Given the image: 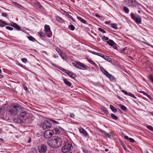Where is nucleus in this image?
<instances>
[{
    "instance_id": "25",
    "label": "nucleus",
    "mask_w": 153,
    "mask_h": 153,
    "mask_svg": "<svg viewBox=\"0 0 153 153\" xmlns=\"http://www.w3.org/2000/svg\"><path fill=\"white\" fill-rule=\"evenodd\" d=\"M8 24L5 22H3L0 20V26L1 27H4L5 25H7Z\"/></svg>"
},
{
    "instance_id": "49",
    "label": "nucleus",
    "mask_w": 153,
    "mask_h": 153,
    "mask_svg": "<svg viewBox=\"0 0 153 153\" xmlns=\"http://www.w3.org/2000/svg\"><path fill=\"white\" fill-rule=\"evenodd\" d=\"M22 60L23 62L25 63H26L27 61V59L26 58H22Z\"/></svg>"
},
{
    "instance_id": "15",
    "label": "nucleus",
    "mask_w": 153,
    "mask_h": 153,
    "mask_svg": "<svg viewBox=\"0 0 153 153\" xmlns=\"http://www.w3.org/2000/svg\"><path fill=\"white\" fill-rule=\"evenodd\" d=\"M79 131L80 133L83 134L87 136L88 135L87 132L82 128H79Z\"/></svg>"
},
{
    "instance_id": "5",
    "label": "nucleus",
    "mask_w": 153,
    "mask_h": 153,
    "mask_svg": "<svg viewBox=\"0 0 153 153\" xmlns=\"http://www.w3.org/2000/svg\"><path fill=\"white\" fill-rule=\"evenodd\" d=\"M54 134V131L51 130H48L45 131L44 135L47 138H51Z\"/></svg>"
},
{
    "instance_id": "47",
    "label": "nucleus",
    "mask_w": 153,
    "mask_h": 153,
    "mask_svg": "<svg viewBox=\"0 0 153 153\" xmlns=\"http://www.w3.org/2000/svg\"><path fill=\"white\" fill-rule=\"evenodd\" d=\"M91 53L93 54H94V55H98L99 56V55H100V53H97V52H96L94 51H91Z\"/></svg>"
},
{
    "instance_id": "36",
    "label": "nucleus",
    "mask_w": 153,
    "mask_h": 153,
    "mask_svg": "<svg viewBox=\"0 0 153 153\" xmlns=\"http://www.w3.org/2000/svg\"><path fill=\"white\" fill-rule=\"evenodd\" d=\"M123 10L126 13H128L129 12V10H128V8L126 7H123Z\"/></svg>"
},
{
    "instance_id": "24",
    "label": "nucleus",
    "mask_w": 153,
    "mask_h": 153,
    "mask_svg": "<svg viewBox=\"0 0 153 153\" xmlns=\"http://www.w3.org/2000/svg\"><path fill=\"white\" fill-rule=\"evenodd\" d=\"M100 69L103 74L105 75H106L108 73V71H106L103 67H100Z\"/></svg>"
},
{
    "instance_id": "3",
    "label": "nucleus",
    "mask_w": 153,
    "mask_h": 153,
    "mask_svg": "<svg viewBox=\"0 0 153 153\" xmlns=\"http://www.w3.org/2000/svg\"><path fill=\"white\" fill-rule=\"evenodd\" d=\"M63 145L62 148V153H72L71 151L73 149V146L71 142L68 141L66 142Z\"/></svg>"
},
{
    "instance_id": "10",
    "label": "nucleus",
    "mask_w": 153,
    "mask_h": 153,
    "mask_svg": "<svg viewBox=\"0 0 153 153\" xmlns=\"http://www.w3.org/2000/svg\"><path fill=\"white\" fill-rule=\"evenodd\" d=\"M99 56L102 57L104 59L108 62H111V59L108 56L103 55L101 53H100V55H99Z\"/></svg>"
},
{
    "instance_id": "16",
    "label": "nucleus",
    "mask_w": 153,
    "mask_h": 153,
    "mask_svg": "<svg viewBox=\"0 0 153 153\" xmlns=\"http://www.w3.org/2000/svg\"><path fill=\"white\" fill-rule=\"evenodd\" d=\"M105 76L107 77H108L111 81H113L114 79V76L110 74H109L108 72V73Z\"/></svg>"
},
{
    "instance_id": "48",
    "label": "nucleus",
    "mask_w": 153,
    "mask_h": 153,
    "mask_svg": "<svg viewBox=\"0 0 153 153\" xmlns=\"http://www.w3.org/2000/svg\"><path fill=\"white\" fill-rule=\"evenodd\" d=\"M121 145H122V146H123V148L125 150H126V146L125 144L124 143H121Z\"/></svg>"
},
{
    "instance_id": "59",
    "label": "nucleus",
    "mask_w": 153,
    "mask_h": 153,
    "mask_svg": "<svg viewBox=\"0 0 153 153\" xmlns=\"http://www.w3.org/2000/svg\"><path fill=\"white\" fill-rule=\"evenodd\" d=\"M100 131L102 133H103L104 134H105V133L106 132L105 131L103 130H100Z\"/></svg>"
},
{
    "instance_id": "64",
    "label": "nucleus",
    "mask_w": 153,
    "mask_h": 153,
    "mask_svg": "<svg viewBox=\"0 0 153 153\" xmlns=\"http://www.w3.org/2000/svg\"><path fill=\"white\" fill-rule=\"evenodd\" d=\"M17 4V5H18V7H19V8H21V7H22V5H20V4Z\"/></svg>"
},
{
    "instance_id": "30",
    "label": "nucleus",
    "mask_w": 153,
    "mask_h": 153,
    "mask_svg": "<svg viewBox=\"0 0 153 153\" xmlns=\"http://www.w3.org/2000/svg\"><path fill=\"white\" fill-rule=\"evenodd\" d=\"M53 131H54L56 134H58L60 133V131L57 128H55L53 129Z\"/></svg>"
},
{
    "instance_id": "31",
    "label": "nucleus",
    "mask_w": 153,
    "mask_h": 153,
    "mask_svg": "<svg viewBox=\"0 0 153 153\" xmlns=\"http://www.w3.org/2000/svg\"><path fill=\"white\" fill-rule=\"evenodd\" d=\"M102 110L105 114H108V111L106 108L102 107L101 108Z\"/></svg>"
},
{
    "instance_id": "14",
    "label": "nucleus",
    "mask_w": 153,
    "mask_h": 153,
    "mask_svg": "<svg viewBox=\"0 0 153 153\" xmlns=\"http://www.w3.org/2000/svg\"><path fill=\"white\" fill-rule=\"evenodd\" d=\"M14 121L18 123H21L24 122L23 120L19 118H16L15 119H14Z\"/></svg>"
},
{
    "instance_id": "55",
    "label": "nucleus",
    "mask_w": 153,
    "mask_h": 153,
    "mask_svg": "<svg viewBox=\"0 0 153 153\" xmlns=\"http://www.w3.org/2000/svg\"><path fill=\"white\" fill-rule=\"evenodd\" d=\"M50 121L52 122L53 123H56V124H59V123L57 122L56 121H55V120H50Z\"/></svg>"
},
{
    "instance_id": "43",
    "label": "nucleus",
    "mask_w": 153,
    "mask_h": 153,
    "mask_svg": "<svg viewBox=\"0 0 153 153\" xmlns=\"http://www.w3.org/2000/svg\"><path fill=\"white\" fill-rule=\"evenodd\" d=\"M102 39L105 40H108L109 39V38L108 37H105V36H103L102 37Z\"/></svg>"
},
{
    "instance_id": "18",
    "label": "nucleus",
    "mask_w": 153,
    "mask_h": 153,
    "mask_svg": "<svg viewBox=\"0 0 153 153\" xmlns=\"http://www.w3.org/2000/svg\"><path fill=\"white\" fill-rule=\"evenodd\" d=\"M107 44L109 45L113 46L114 44H115V43L112 40L110 39L107 42Z\"/></svg>"
},
{
    "instance_id": "57",
    "label": "nucleus",
    "mask_w": 153,
    "mask_h": 153,
    "mask_svg": "<svg viewBox=\"0 0 153 153\" xmlns=\"http://www.w3.org/2000/svg\"><path fill=\"white\" fill-rule=\"evenodd\" d=\"M112 47L115 49H117V46L115 44H114V45H113V46Z\"/></svg>"
},
{
    "instance_id": "29",
    "label": "nucleus",
    "mask_w": 153,
    "mask_h": 153,
    "mask_svg": "<svg viewBox=\"0 0 153 153\" xmlns=\"http://www.w3.org/2000/svg\"><path fill=\"white\" fill-rule=\"evenodd\" d=\"M4 108H0V116H1L4 113Z\"/></svg>"
},
{
    "instance_id": "4",
    "label": "nucleus",
    "mask_w": 153,
    "mask_h": 153,
    "mask_svg": "<svg viewBox=\"0 0 153 153\" xmlns=\"http://www.w3.org/2000/svg\"><path fill=\"white\" fill-rule=\"evenodd\" d=\"M73 65L76 68L82 70H86L88 68L83 64L79 61H76L72 63Z\"/></svg>"
},
{
    "instance_id": "1",
    "label": "nucleus",
    "mask_w": 153,
    "mask_h": 153,
    "mask_svg": "<svg viewBox=\"0 0 153 153\" xmlns=\"http://www.w3.org/2000/svg\"><path fill=\"white\" fill-rule=\"evenodd\" d=\"M48 144L51 147L57 148L61 146L62 144V140L59 137L54 136L50 140L48 141Z\"/></svg>"
},
{
    "instance_id": "40",
    "label": "nucleus",
    "mask_w": 153,
    "mask_h": 153,
    "mask_svg": "<svg viewBox=\"0 0 153 153\" xmlns=\"http://www.w3.org/2000/svg\"><path fill=\"white\" fill-rule=\"evenodd\" d=\"M98 29L99 31L102 32L103 33H106L105 30H104L103 29H102L101 28H100V27L98 28Z\"/></svg>"
},
{
    "instance_id": "63",
    "label": "nucleus",
    "mask_w": 153,
    "mask_h": 153,
    "mask_svg": "<svg viewBox=\"0 0 153 153\" xmlns=\"http://www.w3.org/2000/svg\"><path fill=\"white\" fill-rule=\"evenodd\" d=\"M127 49V48L125 47L122 50V51H124Z\"/></svg>"
},
{
    "instance_id": "32",
    "label": "nucleus",
    "mask_w": 153,
    "mask_h": 153,
    "mask_svg": "<svg viewBox=\"0 0 153 153\" xmlns=\"http://www.w3.org/2000/svg\"><path fill=\"white\" fill-rule=\"evenodd\" d=\"M88 61L91 64L93 65L96 67L97 66V65L91 59H88Z\"/></svg>"
},
{
    "instance_id": "12",
    "label": "nucleus",
    "mask_w": 153,
    "mask_h": 153,
    "mask_svg": "<svg viewBox=\"0 0 153 153\" xmlns=\"http://www.w3.org/2000/svg\"><path fill=\"white\" fill-rule=\"evenodd\" d=\"M128 2L131 4L130 5H131V7H135L137 2L135 0H128Z\"/></svg>"
},
{
    "instance_id": "8",
    "label": "nucleus",
    "mask_w": 153,
    "mask_h": 153,
    "mask_svg": "<svg viewBox=\"0 0 153 153\" xmlns=\"http://www.w3.org/2000/svg\"><path fill=\"white\" fill-rule=\"evenodd\" d=\"M45 31L48 33L47 36L49 37H51L52 36V32L51 31L49 26L48 25H45Z\"/></svg>"
},
{
    "instance_id": "11",
    "label": "nucleus",
    "mask_w": 153,
    "mask_h": 153,
    "mask_svg": "<svg viewBox=\"0 0 153 153\" xmlns=\"http://www.w3.org/2000/svg\"><path fill=\"white\" fill-rule=\"evenodd\" d=\"M20 112L19 113V116L22 117H25L26 118H27L26 117V111L23 110H21V109L20 111Z\"/></svg>"
},
{
    "instance_id": "60",
    "label": "nucleus",
    "mask_w": 153,
    "mask_h": 153,
    "mask_svg": "<svg viewBox=\"0 0 153 153\" xmlns=\"http://www.w3.org/2000/svg\"><path fill=\"white\" fill-rule=\"evenodd\" d=\"M24 88L25 91H27V88L26 86H24Z\"/></svg>"
},
{
    "instance_id": "28",
    "label": "nucleus",
    "mask_w": 153,
    "mask_h": 153,
    "mask_svg": "<svg viewBox=\"0 0 153 153\" xmlns=\"http://www.w3.org/2000/svg\"><path fill=\"white\" fill-rule=\"evenodd\" d=\"M41 126L44 130L47 129V126L45 123V121L44 122V123L41 124Z\"/></svg>"
},
{
    "instance_id": "62",
    "label": "nucleus",
    "mask_w": 153,
    "mask_h": 153,
    "mask_svg": "<svg viewBox=\"0 0 153 153\" xmlns=\"http://www.w3.org/2000/svg\"><path fill=\"white\" fill-rule=\"evenodd\" d=\"M124 138L125 139H128L129 140V137H128L127 136H125V137H124Z\"/></svg>"
},
{
    "instance_id": "50",
    "label": "nucleus",
    "mask_w": 153,
    "mask_h": 153,
    "mask_svg": "<svg viewBox=\"0 0 153 153\" xmlns=\"http://www.w3.org/2000/svg\"><path fill=\"white\" fill-rule=\"evenodd\" d=\"M70 116L73 118H74L75 117V115L73 113H70Z\"/></svg>"
},
{
    "instance_id": "56",
    "label": "nucleus",
    "mask_w": 153,
    "mask_h": 153,
    "mask_svg": "<svg viewBox=\"0 0 153 153\" xmlns=\"http://www.w3.org/2000/svg\"><path fill=\"white\" fill-rule=\"evenodd\" d=\"M64 72L67 74H69V73L70 72V71L68 70H65Z\"/></svg>"
},
{
    "instance_id": "33",
    "label": "nucleus",
    "mask_w": 153,
    "mask_h": 153,
    "mask_svg": "<svg viewBox=\"0 0 153 153\" xmlns=\"http://www.w3.org/2000/svg\"><path fill=\"white\" fill-rule=\"evenodd\" d=\"M119 106H120V108L123 111H126L127 110V108L124 105H119Z\"/></svg>"
},
{
    "instance_id": "23",
    "label": "nucleus",
    "mask_w": 153,
    "mask_h": 153,
    "mask_svg": "<svg viewBox=\"0 0 153 153\" xmlns=\"http://www.w3.org/2000/svg\"><path fill=\"white\" fill-rule=\"evenodd\" d=\"M110 109L114 113L116 112L117 111V110L114 106L112 105H110Z\"/></svg>"
},
{
    "instance_id": "53",
    "label": "nucleus",
    "mask_w": 153,
    "mask_h": 153,
    "mask_svg": "<svg viewBox=\"0 0 153 153\" xmlns=\"http://www.w3.org/2000/svg\"><path fill=\"white\" fill-rule=\"evenodd\" d=\"M122 91L126 95H128V93L126 91L124 90H122Z\"/></svg>"
},
{
    "instance_id": "35",
    "label": "nucleus",
    "mask_w": 153,
    "mask_h": 153,
    "mask_svg": "<svg viewBox=\"0 0 153 153\" xmlns=\"http://www.w3.org/2000/svg\"><path fill=\"white\" fill-rule=\"evenodd\" d=\"M69 28L72 30H74L75 29L74 26L72 25H70L68 26Z\"/></svg>"
},
{
    "instance_id": "54",
    "label": "nucleus",
    "mask_w": 153,
    "mask_h": 153,
    "mask_svg": "<svg viewBox=\"0 0 153 153\" xmlns=\"http://www.w3.org/2000/svg\"><path fill=\"white\" fill-rule=\"evenodd\" d=\"M1 15L3 16L4 17H7V14L5 13H2Z\"/></svg>"
},
{
    "instance_id": "19",
    "label": "nucleus",
    "mask_w": 153,
    "mask_h": 153,
    "mask_svg": "<svg viewBox=\"0 0 153 153\" xmlns=\"http://www.w3.org/2000/svg\"><path fill=\"white\" fill-rule=\"evenodd\" d=\"M64 83L67 86L70 87L71 85V83L68 81L66 79H63Z\"/></svg>"
},
{
    "instance_id": "34",
    "label": "nucleus",
    "mask_w": 153,
    "mask_h": 153,
    "mask_svg": "<svg viewBox=\"0 0 153 153\" xmlns=\"http://www.w3.org/2000/svg\"><path fill=\"white\" fill-rule=\"evenodd\" d=\"M111 117L112 118L115 120H117L118 119L117 117L115 116V114H111Z\"/></svg>"
},
{
    "instance_id": "20",
    "label": "nucleus",
    "mask_w": 153,
    "mask_h": 153,
    "mask_svg": "<svg viewBox=\"0 0 153 153\" xmlns=\"http://www.w3.org/2000/svg\"><path fill=\"white\" fill-rule=\"evenodd\" d=\"M68 75L72 78L73 79L75 78L76 76L75 74L71 71H70V72L69 73V74H68Z\"/></svg>"
},
{
    "instance_id": "6",
    "label": "nucleus",
    "mask_w": 153,
    "mask_h": 153,
    "mask_svg": "<svg viewBox=\"0 0 153 153\" xmlns=\"http://www.w3.org/2000/svg\"><path fill=\"white\" fill-rule=\"evenodd\" d=\"M131 18L134 19L137 24H140L141 21V19L139 16L135 15L133 13H131Z\"/></svg>"
},
{
    "instance_id": "42",
    "label": "nucleus",
    "mask_w": 153,
    "mask_h": 153,
    "mask_svg": "<svg viewBox=\"0 0 153 153\" xmlns=\"http://www.w3.org/2000/svg\"><path fill=\"white\" fill-rule=\"evenodd\" d=\"M128 95L132 97L134 99H136V97H135L133 94L131 93H129Z\"/></svg>"
},
{
    "instance_id": "37",
    "label": "nucleus",
    "mask_w": 153,
    "mask_h": 153,
    "mask_svg": "<svg viewBox=\"0 0 153 153\" xmlns=\"http://www.w3.org/2000/svg\"><path fill=\"white\" fill-rule=\"evenodd\" d=\"M148 78L153 83V77L150 75H148Z\"/></svg>"
},
{
    "instance_id": "9",
    "label": "nucleus",
    "mask_w": 153,
    "mask_h": 153,
    "mask_svg": "<svg viewBox=\"0 0 153 153\" xmlns=\"http://www.w3.org/2000/svg\"><path fill=\"white\" fill-rule=\"evenodd\" d=\"M99 56L102 57L104 59L108 62H111V59L108 56L103 55L101 53H100V55H99Z\"/></svg>"
},
{
    "instance_id": "7",
    "label": "nucleus",
    "mask_w": 153,
    "mask_h": 153,
    "mask_svg": "<svg viewBox=\"0 0 153 153\" xmlns=\"http://www.w3.org/2000/svg\"><path fill=\"white\" fill-rule=\"evenodd\" d=\"M38 150L40 153H44L47 150V147L45 145L42 144L40 147H39Z\"/></svg>"
},
{
    "instance_id": "22",
    "label": "nucleus",
    "mask_w": 153,
    "mask_h": 153,
    "mask_svg": "<svg viewBox=\"0 0 153 153\" xmlns=\"http://www.w3.org/2000/svg\"><path fill=\"white\" fill-rule=\"evenodd\" d=\"M56 19L57 21L61 23L63 22L64 21V20L59 16H57Z\"/></svg>"
},
{
    "instance_id": "2",
    "label": "nucleus",
    "mask_w": 153,
    "mask_h": 153,
    "mask_svg": "<svg viewBox=\"0 0 153 153\" xmlns=\"http://www.w3.org/2000/svg\"><path fill=\"white\" fill-rule=\"evenodd\" d=\"M21 107L18 104H13L10 108L8 110L9 114L13 116L16 115L21 109Z\"/></svg>"
},
{
    "instance_id": "52",
    "label": "nucleus",
    "mask_w": 153,
    "mask_h": 153,
    "mask_svg": "<svg viewBox=\"0 0 153 153\" xmlns=\"http://www.w3.org/2000/svg\"><path fill=\"white\" fill-rule=\"evenodd\" d=\"M140 93H142V94H143L144 95H147V94H146L145 92L144 91H138Z\"/></svg>"
},
{
    "instance_id": "21",
    "label": "nucleus",
    "mask_w": 153,
    "mask_h": 153,
    "mask_svg": "<svg viewBox=\"0 0 153 153\" xmlns=\"http://www.w3.org/2000/svg\"><path fill=\"white\" fill-rule=\"evenodd\" d=\"M77 19L80 20L81 22L82 23L87 24L88 23L87 22V21L85 20L82 19V18L80 17H77Z\"/></svg>"
},
{
    "instance_id": "39",
    "label": "nucleus",
    "mask_w": 153,
    "mask_h": 153,
    "mask_svg": "<svg viewBox=\"0 0 153 153\" xmlns=\"http://www.w3.org/2000/svg\"><path fill=\"white\" fill-rule=\"evenodd\" d=\"M27 38L29 40L32 41L33 42L35 40V39L31 36H28Z\"/></svg>"
},
{
    "instance_id": "45",
    "label": "nucleus",
    "mask_w": 153,
    "mask_h": 153,
    "mask_svg": "<svg viewBox=\"0 0 153 153\" xmlns=\"http://www.w3.org/2000/svg\"><path fill=\"white\" fill-rule=\"evenodd\" d=\"M104 134H105V136L106 137H108V138H110L111 137V135L110 134H109L108 133L105 132Z\"/></svg>"
},
{
    "instance_id": "17",
    "label": "nucleus",
    "mask_w": 153,
    "mask_h": 153,
    "mask_svg": "<svg viewBox=\"0 0 153 153\" xmlns=\"http://www.w3.org/2000/svg\"><path fill=\"white\" fill-rule=\"evenodd\" d=\"M62 11L65 13V14L66 15L68 16L69 18H70L73 21L75 22V20H74V19L73 18V17L72 16H71L70 15H69L68 12L63 10H62Z\"/></svg>"
},
{
    "instance_id": "51",
    "label": "nucleus",
    "mask_w": 153,
    "mask_h": 153,
    "mask_svg": "<svg viewBox=\"0 0 153 153\" xmlns=\"http://www.w3.org/2000/svg\"><path fill=\"white\" fill-rule=\"evenodd\" d=\"M131 142L133 143L135 142L134 139L132 138H129L128 140Z\"/></svg>"
},
{
    "instance_id": "46",
    "label": "nucleus",
    "mask_w": 153,
    "mask_h": 153,
    "mask_svg": "<svg viewBox=\"0 0 153 153\" xmlns=\"http://www.w3.org/2000/svg\"><path fill=\"white\" fill-rule=\"evenodd\" d=\"M56 50L59 53H60L62 52V51L59 49L58 48H56Z\"/></svg>"
},
{
    "instance_id": "38",
    "label": "nucleus",
    "mask_w": 153,
    "mask_h": 153,
    "mask_svg": "<svg viewBox=\"0 0 153 153\" xmlns=\"http://www.w3.org/2000/svg\"><path fill=\"white\" fill-rule=\"evenodd\" d=\"M111 27L115 29H117V26L116 24L115 23L112 24H111Z\"/></svg>"
},
{
    "instance_id": "13",
    "label": "nucleus",
    "mask_w": 153,
    "mask_h": 153,
    "mask_svg": "<svg viewBox=\"0 0 153 153\" xmlns=\"http://www.w3.org/2000/svg\"><path fill=\"white\" fill-rule=\"evenodd\" d=\"M34 6L36 8L40 9L42 7V6L39 2L36 1L33 3Z\"/></svg>"
},
{
    "instance_id": "44",
    "label": "nucleus",
    "mask_w": 153,
    "mask_h": 153,
    "mask_svg": "<svg viewBox=\"0 0 153 153\" xmlns=\"http://www.w3.org/2000/svg\"><path fill=\"white\" fill-rule=\"evenodd\" d=\"M6 28L8 30H13V28L12 27H9V26H7L6 27Z\"/></svg>"
},
{
    "instance_id": "26",
    "label": "nucleus",
    "mask_w": 153,
    "mask_h": 153,
    "mask_svg": "<svg viewBox=\"0 0 153 153\" xmlns=\"http://www.w3.org/2000/svg\"><path fill=\"white\" fill-rule=\"evenodd\" d=\"M12 26L18 30H20L21 28L16 23H14L12 25Z\"/></svg>"
},
{
    "instance_id": "58",
    "label": "nucleus",
    "mask_w": 153,
    "mask_h": 153,
    "mask_svg": "<svg viewBox=\"0 0 153 153\" xmlns=\"http://www.w3.org/2000/svg\"><path fill=\"white\" fill-rule=\"evenodd\" d=\"M83 152L85 153H89V152L88 151L86 150H82Z\"/></svg>"
},
{
    "instance_id": "27",
    "label": "nucleus",
    "mask_w": 153,
    "mask_h": 153,
    "mask_svg": "<svg viewBox=\"0 0 153 153\" xmlns=\"http://www.w3.org/2000/svg\"><path fill=\"white\" fill-rule=\"evenodd\" d=\"M45 123L47 126V129L50 128L51 126V123L47 121H45Z\"/></svg>"
},
{
    "instance_id": "61",
    "label": "nucleus",
    "mask_w": 153,
    "mask_h": 153,
    "mask_svg": "<svg viewBox=\"0 0 153 153\" xmlns=\"http://www.w3.org/2000/svg\"><path fill=\"white\" fill-rule=\"evenodd\" d=\"M111 22L110 21H105V23L106 24H109Z\"/></svg>"
},
{
    "instance_id": "41",
    "label": "nucleus",
    "mask_w": 153,
    "mask_h": 153,
    "mask_svg": "<svg viewBox=\"0 0 153 153\" xmlns=\"http://www.w3.org/2000/svg\"><path fill=\"white\" fill-rule=\"evenodd\" d=\"M147 128L149 130L153 131V128L151 126H147Z\"/></svg>"
}]
</instances>
